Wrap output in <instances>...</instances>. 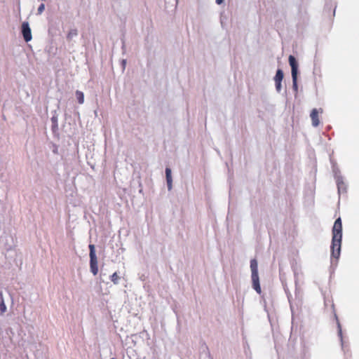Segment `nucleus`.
Segmentation results:
<instances>
[{
    "label": "nucleus",
    "mask_w": 359,
    "mask_h": 359,
    "mask_svg": "<svg viewBox=\"0 0 359 359\" xmlns=\"http://www.w3.org/2000/svg\"><path fill=\"white\" fill-rule=\"evenodd\" d=\"M332 233L331 256L338 259L340 256L342 239V223L340 217L335 220Z\"/></svg>",
    "instance_id": "obj_1"
},
{
    "label": "nucleus",
    "mask_w": 359,
    "mask_h": 359,
    "mask_svg": "<svg viewBox=\"0 0 359 359\" xmlns=\"http://www.w3.org/2000/svg\"><path fill=\"white\" fill-rule=\"evenodd\" d=\"M250 269L252 271L251 277L252 287L258 294H261L262 290L259 284V278L258 274V264L255 259H253L250 261Z\"/></svg>",
    "instance_id": "obj_2"
},
{
    "label": "nucleus",
    "mask_w": 359,
    "mask_h": 359,
    "mask_svg": "<svg viewBox=\"0 0 359 359\" xmlns=\"http://www.w3.org/2000/svg\"><path fill=\"white\" fill-rule=\"evenodd\" d=\"M90 250V271L93 273V275H97L98 273V266H97V259L95 255V245L93 244L89 245Z\"/></svg>",
    "instance_id": "obj_3"
},
{
    "label": "nucleus",
    "mask_w": 359,
    "mask_h": 359,
    "mask_svg": "<svg viewBox=\"0 0 359 359\" xmlns=\"http://www.w3.org/2000/svg\"><path fill=\"white\" fill-rule=\"evenodd\" d=\"M289 63L291 66L292 69V81H293V86L297 89V68H298V64L295 59V57L293 55L289 56Z\"/></svg>",
    "instance_id": "obj_4"
},
{
    "label": "nucleus",
    "mask_w": 359,
    "mask_h": 359,
    "mask_svg": "<svg viewBox=\"0 0 359 359\" xmlns=\"http://www.w3.org/2000/svg\"><path fill=\"white\" fill-rule=\"evenodd\" d=\"M22 33L24 37V39L26 42H28L32 40V32L29 27V23L27 22H24L22 24Z\"/></svg>",
    "instance_id": "obj_5"
},
{
    "label": "nucleus",
    "mask_w": 359,
    "mask_h": 359,
    "mask_svg": "<svg viewBox=\"0 0 359 359\" xmlns=\"http://www.w3.org/2000/svg\"><path fill=\"white\" fill-rule=\"evenodd\" d=\"M311 118L313 126L317 127L319 125L318 112L316 109H313L311 113Z\"/></svg>",
    "instance_id": "obj_6"
},
{
    "label": "nucleus",
    "mask_w": 359,
    "mask_h": 359,
    "mask_svg": "<svg viewBox=\"0 0 359 359\" xmlns=\"http://www.w3.org/2000/svg\"><path fill=\"white\" fill-rule=\"evenodd\" d=\"M165 177H166V181L168 184V188L169 190L172 189V176H171V169L170 168H165Z\"/></svg>",
    "instance_id": "obj_7"
},
{
    "label": "nucleus",
    "mask_w": 359,
    "mask_h": 359,
    "mask_svg": "<svg viewBox=\"0 0 359 359\" xmlns=\"http://www.w3.org/2000/svg\"><path fill=\"white\" fill-rule=\"evenodd\" d=\"M6 311V306L4 303L3 294L0 292V314H3Z\"/></svg>",
    "instance_id": "obj_8"
},
{
    "label": "nucleus",
    "mask_w": 359,
    "mask_h": 359,
    "mask_svg": "<svg viewBox=\"0 0 359 359\" xmlns=\"http://www.w3.org/2000/svg\"><path fill=\"white\" fill-rule=\"evenodd\" d=\"M283 79V72L281 69H278L274 77L275 82H281Z\"/></svg>",
    "instance_id": "obj_9"
},
{
    "label": "nucleus",
    "mask_w": 359,
    "mask_h": 359,
    "mask_svg": "<svg viewBox=\"0 0 359 359\" xmlns=\"http://www.w3.org/2000/svg\"><path fill=\"white\" fill-rule=\"evenodd\" d=\"M76 97L79 104H83L84 102V95L81 91L77 90L76 92Z\"/></svg>",
    "instance_id": "obj_10"
},
{
    "label": "nucleus",
    "mask_w": 359,
    "mask_h": 359,
    "mask_svg": "<svg viewBox=\"0 0 359 359\" xmlns=\"http://www.w3.org/2000/svg\"><path fill=\"white\" fill-rule=\"evenodd\" d=\"M119 276L117 274L116 272H114L111 276V280L114 283V284H117L118 282V280H119Z\"/></svg>",
    "instance_id": "obj_11"
},
{
    "label": "nucleus",
    "mask_w": 359,
    "mask_h": 359,
    "mask_svg": "<svg viewBox=\"0 0 359 359\" xmlns=\"http://www.w3.org/2000/svg\"><path fill=\"white\" fill-rule=\"evenodd\" d=\"M45 9V5L41 4L38 8V14H41Z\"/></svg>",
    "instance_id": "obj_12"
},
{
    "label": "nucleus",
    "mask_w": 359,
    "mask_h": 359,
    "mask_svg": "<svg viewBox=\"0 0 359 359\" xmlns=\"http://www.w3.org/2000/svg\"><path fill=\"white\" fill-rule=\"evenodd\" d=\"M275 83L277 91L280 92L281 90V82H275Z\"/></svg>",
    "instance_id": "obj_13"
},
{
    "label": "nucleus",
    "mask_w": 359,
    "mask_h": 359,
    "mask_svg": "<svg viewBox=\"0 0 359 359\" xmlns=\"http://www.w3.org/2000/svg\"><path fill=\"white\" fill-rule=\"evenodd\" d=\"M223 1H224V0H216V3L217 4H221Z\"/></svg>",
    "instance_id": "obj_14"
},
{
    "label": "nucleus",
    "mask_w": 359,
    "mask_h": 359,
    "mask_svg": "<svg viewBox=\"0 0 359 359\" xmlns=\"http://www.w3.org/2000/svg\"><path fill=\"white\" fill-rule=\"evenodd\" d=\"M338 323V327H339V333L341 334V327H340V324L339 322H337Z\"/></svg>",
    "instance_id": "obj_15"
},
{
    "label": "nucleus",
    "mask_w": 359,
    "mask_h": 359,
    "mask_svg": "<svg viewBox=\"0 0 359 359\" xmlns=\"http://www.w3.org/2000/svg\"><path fill=\"white\" fill-rule=\"evenodd\" d=\"M52 121H53V123H55V122L56 121V118L53 116V117L52 118Z\"/></svg>",
    "instance_id": "obj_16"
},
{
    "label": "nucleus",
    "mask_w": 359,
    "mask_h": 359,
    "mask_svg": "<svg viewBox=\"0 0 359 359\" xmlns=\"http://www.w3.org/2000/svg\"><path fill=\"white\" fill-rule=\"evenodd\" d=\"M110 359H116V358H110Z\"/></svg>",
    "instance_id": "obj_17"
}]
</instances>
